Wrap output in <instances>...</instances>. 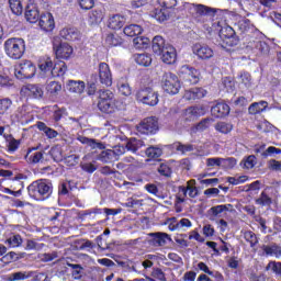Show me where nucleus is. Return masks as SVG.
<instances>
[{
  "mask_svg": "<svg viewBox=\"0 0 281 281\" xmlns=\"http://www.w3.org/2000/svg\"><path fill=\"white\" fill-rule=\"evenodd\" d=\"M95 82H98V74H93L90 77V80L87 85V93L88 95H95V91H98V87L95 86Z\"/></svg>",
  "mask_w": 281,
  "mask_h": 281,
  "instance_id": "nucleus-48",
  "label": "nucleus"
},
{
  "mask_svg": "<svg viewBox=\"0 0 281 281\" xmlns=\"http://www.w3.org/2000/svg\"><path fill=\"white\" fill-rule=\"evenodd\" d=\"M233 128H234V125L227 122H218L215 125V131H217V133H222V135H227V133H232Z\"/></svg>",
  "mask_w": 281,
  "mask_h": 281,
  "instance_id": "nucleus-52",
  "label": "nucleus"
},
{
  "mask_svg": "<svg viewBox=\"0 0 281 281\" xmlns=\"http://www.w3.org/2000/svg\"><path fill=\"white\" fill-rule=\"evenodd\" d=\"M9 5L12 13L16 16L23 14V3H21V0H9Z\"/></svg>",
  "mask_w": 281,
  "mask_h": 281,
  "instance_id": "nucleus-50",
  "label": "nucleus"
},
{
  "mask_svg": "<svg viewBox=\"0 0 281 281\" xmlns=\"http://www.w3.org/2000/svg\"><path fill=\"white\" fill-rule=\"evenodd\" d=\"M150 16L159 23H164V21L170 19V11L164 7L156 8L150 12Z\"/></svg>",
  "mask_w": 281,
  "mask_h": 281,
  "instance_id": "nucleus-25",
  "label": "nucleus"
},
{
  "mask_svg": "<svg viewBox=\"0 0 281 281\" xmlns=\"http://www.w3.org/2000/svg\"><path fill=\"white\" fill-rule=\"evenodd\" d=\"M133 58L137 65H140V67H150L153 63V57L146 53L135 54Z\"/></svg>",
  "mask_w": 281,
  "mask_h": 281,
  "instance_id": "nucleus-34",
  "label": "nucleus"
},
{
  "mask_svg": "<svg viewBox=\"0 0 281 281\" xmlns=\"http://www.w3.org/2000/svg\"><path fill=\"white\" fill-rule=\"evenodd\" d=\"M125 36H139L142 34L143 29L137 24H130L123 30Z\"/></svg>",
  "mask_w": 281,
  "mask_h": 281,
  "instance_id": "nucleus-43",
  "label": "nucleus"
},
{
  "mask_svg": "<svg viewBox=\"0 0 281 281\" xmlns=\"http://www.w3.org/2000/svg\"><path fill=\"white\" fill-rule=\"evenodd\" d=\"M126 23V19L120 14L111 15L108 20V27L110 30H122Z\"/></svg>",
  "mask_w": 281,
  "mask_h": 281,
  "instance_id": "nucleus-23",
  "label": "nucleus"
},
{
  "mask_svg": "<svg viewBox=\"0 0 281 281\" xmlns=\"http://www.w3.org/2000/svg\"><path fill=\"white\" fill-rule=\"evenodd\" d=\"M59 34L65 41H78L80 38V31L76 27L63 29Z\"/></svg>",
  "mask_w": 281,
  "mask_h": 281,
  "instance_id": "nucleus-30",
  "label": "nucleus"
},
{
  "mask_svg": "<svg viewBox=\"0 0 281 281\" xmlns=\"http://www.w3.org/2000/svg\"><path fill=\"white\" fill-rule=\"evenodd\" d=\"M7 243L10 245V247H21L23 239L21 238V235H13L7 239Z\"/></svg>",
  "mask_w": 281,
  "mask_h": 281,
  "instance_id": "nucleus-64",
  "label": "nucleus"
},
{
  "mask_svg": "<svg viewBox=\"0 0 281 281\" xmlns=\"http://www.w3.org/2000/svg\"><path fill=\"white\" fill-rule=\"evenodd\" d=\"M262 250L266 256H272L274 258H281V247L278 244L265 245Z\"/></svg>",
  "mask_w": 281,
  "mask_h": 281,
  "instance_id": "nucleus-35",
  "label": "nucleus"
},
{
  "mask_svg": "<svg viewBox=\"0 0 281 281\" xmlns=\"http://www.w3.org/2000/svg\"><path fill=\"white\" fill-rule=\"evenodd\" d=\"M256 164H257L256 156L250 155L248 157L243 158V160L240 161V167L244 170H251V168H254Z\"/></svg>",
  "mask_w": 281,
  "mask_h": 281,
  "instance_id": "nucleus-46",
  "label": "nucleus"
},
{
  "mask_svg": "<svg viewBox=\"0 0 281 281\" xmlns=\"http://www.w3.org/2000/svg\"><path fill=\"white\" fill-rule=\"evenodd\" d=\"M199 194V190L194 187V180H191L187 183V187H180L178 191V199L181 203L186 201V196L194 199Z\"/></svg>",
  "mask_w": 281,
  "mask_h": 281,
  "instance_id": "nucleus-16",
  "label": "nucleus"
},
{
  "mask_svg": "<svg viewBox=\"0 0 281 281\" xmlns=\"http://www.w3.org/2000/svg\"><path fill=\"white\" fill-rule=\"evenodd\" d=\"M22 93H25L29 98H34L38 100V98H43V88L36 85H27L22 88Z\"/></svg>",
  "mask_w": 281,
  "mask_h": 281,
  "instance_id": "nucleus-21",
  "label": "nucleus"
},
{
  "mask_svg": "<svg viewBox=\"0 0 281 281\" xmlns=\"http://www.w3.org/2000/svg\"><path fill=\"white\" fill-rule=\"evenodd\" d=\"M144 205V200L137 198L127 199L124 207H142Z\"/></svg>",
  "mask_w": 281,
  "mask_h": 281,
  "instance_id": "nucleus-61",
  "label": "nucleus"
},
{
  "mask_svg": "<svg viewBox=\"0 0 281 281\" xmlns=\"http://www.w3.org/2000/svg\"><path fill=\"white\" fill-rule=\"evenodd\" d=\"M32 150H36V148H32L27 150L25 159L29 164H43L45 160V153L44 151H35L32 154Z\"/></svg>",
  "mask_w": 281,
  "mask_h": 281,
  "instance_id": "nucleus-29",
  "label": "nucleus"
},
{
  "mask_svg": "<svg viewBox=\"0 0 281 281\" xmlns=\"http://www.w3.org/2000/svg\"><path fill=\"white\" fill-rule=\"evenodd\" d=\"M68 267H70V269H72V278L75 280H80V278H82V268L80 265L68 263Z\"/></svg>",
  "mask_w": 281,
  "mask_h": 281,
  "instance_id": "nucleus-62",
  "label": "nucleus"
},
{
  "mask_svg": "<svg viewBox=\"0 0 281 281\" xmlns=\"http://www.w3.org/2000/svg\"><path fill=\"white\" fill-rule=\"evenodd\" d=\"M164 155V150L157 146H150L146 149V156L148 159H159Z\"/></svg>",
  "mask_w": 281,
  "mask_h": 281,
  "instance_id": "nucleus-47",
  "label": "nucleus"
},
{
  "mask_svg": "<svg viewBox=\"0 0 281 281\" xmlns=\"http://www.w3.org/2000/svg\"><path fill=\"white\" fill-rule=\"evenodd\" d=\"M192 53L198 56L200 60H210L213 58L214 50L207 44L196 43L192 46Z\"/></svg>",
  "mask_w": 281,
  "mask_h": 281,
  "instance_id": "nucleus-13",
  "label": "nucleus"
},
{
  "mask_svg": "<svg viewBox=\"0 0 281 281\" xmlns=\"http://www.w3.org/2000/svg\"><path fill=\"white\" fill-rule=\"evenodd\" d=\"M142 146H144V142L137 138H131L126 145L125 148L126 150H130L131 153H137V150H139V148H142Z\"/></svg>",
  "mask_w": 281,
  "mask_h": 281,
  "instance_id": "nucleus-42",
  "label": "nucleus"
},
{
  "mask_svg": "<svg viewBox=\"0 0 281 281\" xmlns=\"http://www.w3.org/2000/svg\"><path fill=\"white\" fill-rule=\"evenodd\" d=\"M64 74H67V65L65 61H60L59 64H55L53 66V72L50 77L53 78H60Z\"/></svg>",
  "mask_w": 281,
  "mask_h": 281,
  "instance_id": "nucleus-40",
  "label": "nucleus"
},
{
  "mask_svg": "<svg viewBox=\"0 0 281 281\" xmlns=\"http://www.w3.org/2000/svg\"><path fill=\"white\" fill-rule=\"evenodd\" d=\"M234 205L232 204H220L210 209L211 216L221 217L224 212H232Z\"/></svg>",
  "mask_w": 281,
  "mask_h": 281,
  "instance_id": "nucleus-32",
  "label": "nucleus"
},
{
  "mask_svg": "<svg viewBox=\"0 0 281 281\" xmlns=\"http://www.w3.org/2000/svg\"><path fill=\"white\" fill-rule=\"evenodd\" d=\"M78 142H80V144H85L86 146H90V148H92V150H95V148H98L99 150H104V144H102L101 142H98L93 138H89L87 136H78L77 137Z\"/></svg>",
  "mask_w": 281,
  "mask_h": 281,
  "instance_id": "nucleus-31",
  "label": "nucleus"
},
{
  "mask_svg": "<svg viewBox=\"0 0 281 281\" xmlns=\"http://www.w3.org/2000/svg\"><path fill=\"white\" fill-rule=\"evenodd\" d=\"M220 37L228 47L238 45V36H236V31L229 25H226L220 30Z\"/></svg>",
  "mask_w": 281,
  "mask_h": 281,
  "instance_id": "nucleus-12",
  "label": "nucleus"
},
{
  "mask_svg": "<svg viewBox=\"0 0 281 281\" xmlns=\"http://www.w3.org/2000/svg\"><path fill=\"white\" fill-rule=\"evenodd\" d=\"M22 179L23 175H18L12 179L13 186H19L18 191H12V196H21L22 190L25 188V184L23 183V181H21Z\"/></svg>",
  "mask_w": 281,
  "mask_h": 281,
  "instance_id": "nucleus-51",
  "label": "nucleus"
},
{
  "mask_svg": "<svg viewBox=\"0 0 281 281\" xmlns=\"http://www.w3.org/2000/svg\"><path fill=\"white\" fill-rule=\"evenodd\" d=\"M162 89L166 93H169V95H177L181 89L179 77L172 72L165 74L162 76Z\"/></svg>",
  "mask_w": 281,
  "mask_h": 281,
  "instance_id": "nucleus-8",
  "label": "nucleus"
},
{
  "mask_svg": "<svg viewBox=\"0 0 281 281\" xmlns=\"http://www.w3.org/2000/svg\"><path fill=\"white\" fill-rule=\"evenodd\" d=\"M37 65L41 71V76L43 78H52V74L54 70V61H52V57L49 56L40 57Z\"/></svg>",
  "mask_w": 281,
  "mask_h": 281,
  "instance_id": "nucleus-15",
  "label": "nucleus"
},
{
  "mask_svg": "<svg viewBox=\"0 0 281 281\" xmlns=\"http://www.w3.org/2000/svg\"><path fill=\"white\" fill-rule=\"evenodd\" d=\"M11 106H12V100L8 98L0 99V117H2V115H5V113L10 111Z\"/></svg>",
  "mask_w": 281,
  "mask_h": 281,
  "instance_id": "nucleus-55",
  "label": "nucleus"
},
{
  "mask_svg": "<svg viewBox=\"0 0 281 281\" xmlns=\"http://www.w3.org/2000/svg\"><path fill=\"white\" fill-rule=\"evenodd\" d=\"M29 196L34 199V201H45V199H49L52 193L54 192V186L52 181L47 179H40L33 181L27 187Z\"/></svg>",
  "mask_w": 281,
  "mask_h": 281,
  "instance_id": "nucleus-1",
  "label": "nucleus"
},
{
  "mask_svg": "<svg viewBox=\"0 0 281 281\" xmlns=\"http://www.w3.org/2000/svg\"><path fill=\"white\" fill-rule=\"evenodd\" d=\"M268 106H269V103L267 101L255 102L249 105L248 113L250 115H258V113H262L263 111H267Z\"/></svg>",
  "mask_w": 281,
  "mask_h": 281,
  "instance_id": "nucleus-33",
  "label": "nucleus"
},
{
  "mask_svg": "<svg viewBox=\"0 0 281 281\" xmlns=\"http://www.w3.org/2000/svg\"><path fill=\"white\" fill-rule=\"evenodd\" d=\"M14 75L18 80L34 78L36 75V66L31 60H23L14 67Z\"/></svg>",
  "mask_w": 281,
  "mask_h": 281,
  "instance_id": "nucleus-6",
  "label": "nucleus"
},
{
  "mask_svg": "<svg viewBox=\"0 0 281 281\" xmlns=\"http://www.w3.org/2000/svg\"><path fill=\"white\" fill-rule=\"evenodd\" d=\"M214 124V120L212 117H206L200 121L196 125L191 127L190 134L196 135V133H203V131H207Z\"/></svg>",
  "mask_w": 281,
  "mask_h": 281,
  "instance_id": "nucleus-22",
  "label": "nucleus"
},
{
  "mask_svg": "<svg viewBox=\"0 0 281 281\" xmlns=\"http://www.w3.org/2000/svg\"><path fill=\"white\" fill-rule=\"evenodd\" d=\"M236 166V158H222L221 167L223 170H232Z\"/></svg>",
  "mask_w": 281,
  "mask_h": 281,
  "instance_id": "nucleus-56",
  "label": "nucleus"
},
{
  "mask_svg": "<svg viewBox=\"0 0 281 281\" xmlns=\"http://www.w3.org/2000/svg\"><path fill=\"white\" fill-rule=\"evenodd\" d=\"M122 43H124V41L117 34L112 33L105 37V45H109V47H117L122 45Z\"/></svg>",
  "mask_w": 281,
  "mask_h": 281,
  "instance_id": "nucleus-44",
  "label": "nucleus"
},
{
  "mask_svg": "<svg viewBox=\"0 0 281 281\" xmlns=\"http://www.w3.org/2000/svg\"><path fill=\"white\" fill-rule=\"evenodd\" d=\"M37 128L38 131H42V133H44L48 139H55V137H58V132L52 127H48L43 122H37Z\"/></svg>",
  "mask_w": 281,
  "mask_h": 281,
  "instance_id": "nucleus-38",
  "label": "nucleus"
},
{
  "mask_svg": "<svg viewBox=\"0 0 281 281\" xmlns=\"http://www.w3.org/2000/svg\"><path fill=\"white\" fill-rule=\"evenodd\" d=\"M149 236H151V244L154 245V247H164V245H166V243H168V240H172L170 238V235L166 234V233H151L149 234Z\"/></svg>",
  "mask_w": 281,
  "mask_h": 281,
  "instance_id": "nucleus-26",
  "label": "nucleus"
},
{
  "mask_svg": "<svg viewBox=\"0 0 281 281\" xmlns=\"http://www.w3.org/2000/svg\"><path fill=\"white\" fill-rule=\"evenodd\" d=\"M235 30L240 32V34H251L252 32H256V26L251 24L249 19H241L235 24Z\"/></svg>",
  "mask_w": 281,
  "mask_h": 281,
  "instance_id": "nucleus-19",
  "label": "nucleus"
},
{
  "mask_svg": "<svg viewBox=\"0 0 281 281\" xmlns=\"http://www.w3.org/2000/svg\"><path fill=\"white\" fill-rule=\"evenodd\" d=\"M189 12L198 23H203V19H205V16L216 14V9L204 4L191 3L189 4Z\"/></svg>",
  "mask_w": 281,
  "mask_h": 281,
  "instance_id": "nucleus-7",
  "label": "nucleus"
},
{
  "mask_svg": "<svg viewBox=\"0 0 281 281\" xmlns=\"http://www.w3.org/2000/svg\"><path fill=\"white\" fill-rule=\"evenodd\" d=\"M247 179H249L247 176L228 177L227 182L231 183V186H240V183H245Z\"/></svg>",
  "mask_w": 281,
  "mask_h": 281,
  "instance_id": "nucleus-63",
  "label": "nucleus"
},
{
  "mask_svg": "<svg viewBox=\"0 0 281 281\" xmlns=\"http://www.w3.org/2000/svg\"><path fill=\"white\" fill-rule=\"evenodd\" d=\"M111 153L113 154L114 161H117L124 153H126V146L123 145H116L113 149H111Z\"/></svg>",
  "mask_w": 281,
  "mask_h": 281,
  "instance_id": "nucleus-60",
  "label": "nucleus"
},
{
  "mask_svg": "<svg viewBox=\"0 0 281 281\" xmlns=\"http://www.w3.org/2000/svg\"><path fill=\"white\" fill-rule=\"evenodd\" d=\"M98 80L105 87L113 85V75L111 74V67L106 63H100L98 66Z\"/></svg>",
  "mask_w": 281,
  "mask_h": 281,
  "instance_id": "nucleus-10",
  "label": "nucleus"
},
{
  "mask_svg": "<svg viewBox=\"0 0 281 281\" xmlns=\"http://www.w3.org/2000/svg\"><path fill=\"white\" fill-rule=\"evenodd\" d=\"M244 238L247 243L250 244V247H256V245H258V237H256V233L251 231L245 232Z\"/></svg>",
  "mask_w": 281,
  "mask_h": 281,
  "instance_id": "nucleus-57",
  "label": "nucleus"
},
{
  "mask_svg": "<svg viewBox=\"0 0 281 281\" xmlns=\"http://www.w3.org/2000/svg\"><path fill=\"white\" fill-rule=\"evenodd\" d=\"M150 45V40L144 36H137L133 40V46L135 49H147Z\"/></svg>",
  "mask_w": 281,
  "mask_h": 281,
  "instance_id": "nucleus-39",
  "label": "nucleus"
},
{
  "mask_svg": "<svg viewBox=\"0 0 281 281\" xmlns=\"http://www.w3.org/2000/svg\"><path fill=\"white\" fill-rule=\"evenodd\" d=\"M98 98V109L102 113L111 114L117 111V100L111 90H99Z\"/></svg>",
  "mask_w": 281,
  "mask_h": 281,
  "instance_id": "nucleus-3",
  "label": "nucleus"
},
{
  "mask_svg": "<svg viewBox=\"0 0 281 281\" xmlns=\"http://www.w3.org/2000/svg\"><path fill=\"white\" fill-rule=\"evenodd\" d=\"M237 80H238L239 85L245 87V89H249L252 85L251 75L247 71L240 72L237 77Z\"/></svg>",
  "mask_w": 281,
  "mask_h": 281,
  "instance_id": "nucleus-41",
  "label": "nucleus"
},
{
  "mask_svg": "<svg viewBox=\"0 0 281 281\" xmlns=\"http://www.w3.org/2000/svg\"><path fill=\"white\" fill-rule=\"evenodd\" d=\"M95 159L97 161H102V164H113V161H116L111 149L102 150L97 155Z\"/></svg>",
  "mask_w": 281,
  "mask_h": 281,
  "instance_id": "nucleus-37",
  "label": "nucleus"
},
{
  "mask_svg": "<svg viewBox=\"0 0 281 281\" xmlns=\"http://www.w3.org/2000/svg\"><path fill=\"white\" fill-rule=\"evenodd\" d=\"M250 47H255L259 54H269V44L262 41H256L254 44H250Z\"/></svg>",
  "mask_w": 281,
  "mask_h": 281,
  "instance_id": "nucleus-54",
  "label": "nucleus"
},
{
  "mask_svg": "<svg viewBox=\"0 0 281 281\" xmlns=\"http://www.w3.org/2000/svg\"><path fill=\"white\" fill-rule=\"evenodd\" d=\"M151 47L155 54L161 56V60L166 65H172L177 60V49L172 45L166 44L164 37L155 36Z\"/></svg>",
  "mask_w": 281,
  "mask_h": 281,
  "instance_id": "nucleus-2",
  "label": "nucleus"
},
{
  "mask_svg": "<svg viewBox=\"0 0 281 281\" xmlns=\"http://www.w3.org/2000/svg\"><path fill=\"white\" fill-rule=\"evenodd\" d=\"M202 115H205V108L203 105L189 106L182 112V117L186 122H194Z\"/></svg>",
  "mask_w": 281,
  "mask_h": 281,
  "instance_id": "nucleus-14",
  "label": "nucleus"
},
{
  "mask_svg": "<svg viewBox=\"0 0 281 281\" xmlns=\"http://www.w3.org/2000/svg\"><path fill=\"white\" fill-rule=\"evenodd\" d=\"M213 117H225L229 115V105L226 103H217L211 109Z\"/></svg>",
  "mask_w": 281,
  "mask_h": 281,
  "instance_id": "nucleus-28",
  "label": "nucleus"
},
{
  "mask_svg": "<svg viewBox=\"0 0 281 281\" xmlns=\"http://www.w3.org/2000/svg\"><path fill=\"white\" fill-rule=\"evenodd\" d=\"M38 260H41V262H52V260H56V258H58V254L57 252H44V254H40L37 256Z\"/></svg>",
  "mask_w": 281,
  "mask_h": 281,
  "instance_id": "nucleus-58",
  "label": "nucleus"
},
{
  "mask_svg": "<svg viewBox=\"0 0 281 281\" xmlns=\"http://www.w3.org/2000/svg\"><path fill=\"white\" fill-rule=\"evenodd\" d=\"M4 52L9 58L19 60L25 54V40L20 37H11L4 42Z\"/></svg>",
  "mask_w": 281,
  "mask_h": 281,
  "instance_id": "nucleus-4",
  "label": "nucleus"
},
{
  "mask_svg": "<svg viewBox=\"0 0 281 281\" xmlns=\"http://www.w3.org/2000/svg\"><path fill=\"white\" fill-rule=\"evenodd\" d=\"M136 100L147 106H157L159 104V94L150 87L140 88L136 92Z\"/></svg>",
  "mask_w": 281,
  "mask_h": 281,
  "instance_id": "nucleus-5",
  "label": "nucleus"
},
{
  "mask_svg": "<svg viewBox=\"0 0 281 281\" xmlns=\"http://www.w3.org/2000/svg\"><path fill=\"white\" fill-rule=\"evenodd\" d=\"M178 74L180 78L184 80V82H189L190 85H196L201 76V72H199V70L189 65L181 66Z\"/></svg>",
  "mask_w": 281,
  "mask_h": 281,
  "instance_id": "nucleus-9",
  "label": "nucleus"
},
{
  "mask_svg": "<svg viewBox=\"0 0 281 281\" xmlns=\"http://www.w3.org/2000/svg\"><path fill=\"white\" fill-rule=\"evenodd\" d=\"M176 150L182 155H186V153H192V150H194V145L177 143Z\"/></svg>",
  "mask_w": 281,
  "mask_h": 281,
  "instance_id": "nucleus-59",
  "label": "nucleus"
},
{
  "mask_svg": "<svg viewBox=\"0 0 281 281\" xmlns=\"http://www.w3.org/2000/svg\"><path fill=\"white\" fill-rule=\"evenodd\" d=\"M207 95V90L203 88H193L184 92V100H201Z\"/></svg>",
  "mask_w": 281,
  "mask_h": 281,
  "instance_id": "nucleus-24",
  "label": "nucleus"
},
{
  "mask_svg": "<svg viewBox=\"0 0 281 281\" xmlns=\"http://www.w3.org/2000/svg\"><path fill=\"white\" fill-rule=\"evenodd\" d=\"M38 25L44 32H52L56 27L54 15L52 13H43L40 15Z\"/></svg>",
  "mask_w": 281,
  "mask_h": 281,
  "instance_id": "nucleus-18",
  "label": "nucleus"
},
{
  "mask_svg": "<svg viewBox=\"0 0 281 281\" xmlns=\"http://www.w3.org/2000/svg\"><path fill=\"white\" fill-rule=\"evenodd\" d=\"M102 19H104V14L102 13V10H93L89 13V22L92 25L102 23Z\"/></svg>",
  "mask_w": 281,
  "mask_h": 281,
  "instance_id": "nucleus-53",
  "label": "nucleus"
},
{
  "mask_svg": "<svg viewBox=\"0 0 281 281\" xmlns=\"http://www.w3.org/2000/svg\"><path fill=\"white\" fill-rule=\"evenodd\" d=\"M54 50L57 58H63L64 60L71 58V54H74V47L68 43H60L59 45L54 44Z\"/></svg>",
  "mask_w": 281,
  "mask_h": 281,
  "instance_id": "nucleus-17",
  "label": "nucleus"
},
{
  "mask_svg": "<svg viewBox=\"0 0 281 281\" xmlns=\"http://www.w3.org/2000/svg\"><path fill=\"white\" fill-rule=\"evenodd\" d=\"M66 89L70 93H78L80 95L85 93V89H87V85L85 83V81L69 80L66 85Z\"/></svg>",
  "mask_w": 281,
  "mask_h": 281,
  "instance_id": "nucleus-20",
  "label": "nucleus"
},
{
  "mask_svg": "<svg viewBox=\"0 0 281 281\" xmlns=\"http://www.w3.org/2000/svg\"><path fill=\"white\" fill-rule=\"evenodd\" d=\"M117 89L122 95L128 97L132 93L131 86L128 85V81H126V78H121L117 81Z\"/></svg>",
  "mask_w": 281,
  "mask_h": 281,
  "instance_id": "nucleus-45",
  "label": "nucleus"
},
{
  "mask_svg": "<svg viewBox=\"0 0 281 281\" xmlns=\"http://www.w3.org/2000/svg\"><path fill=\"white\" fill-rule=\"evenodd\" d=\"M25 19L29 23H36L41 19V13H38V7L36 4H29L26 7Z\"/></svg>",
  "mask_w": 281,
  "mask_h": 281,
  "instance_id": "nucleus-27",
  "label": "nucleus"
},
{
  "mask_svg": "<svg viewBox=\"0 0 281 281\" xmlns=\"http://www.w3.org/2000/svg\"><path fill=\"white\" fill-rule=\"evenodd\" d=\"M159 128V124L157 123L156 117H147L143 120L139 125H137V131L140 135H150L153 133H157Z\"/></svg>",
  "mask_w": 281,
  "mask_h": 281,
  "instance_id": "nucleus-11",
  "label": "nucleus"
},
{
  "mask_svg": "<svg viewBox=\"0 0 281 281\" xmlns=\"http://www.w3.org/2000/svg\"><path fill=\"white\" fill-rule=\"evenodd\" d=\"M46 91L50 95H58L63 91V86L57 81H50L46 86Z\"/></svg>",
  "mask_w": 281,
  "mask_h": 281,
  "instance_id": "nucleus-49",
  "label": "nucleus"
},
{
  "mask_svg": "<svg viewBox=\"0 0 281 281\" xmlns=\"http://www.w3.org/2000/svg\"><path fill=\"white\" fill-rule=\"evenodd\" d=\"M32 276H34L33 271H18L9 274L8 281L30 280Z\"/></svg>",
  "mask_w": 281,
  "mask_h": 281,
  "instance_id": "nucleus-36",
  "label": "nucleus"
}]
</instances>
